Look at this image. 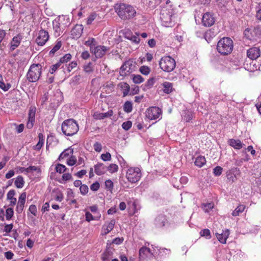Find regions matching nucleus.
I'll list each match as a JSON object with an SVG mask.
<instances>
[{
  "mask_svg": "<svg viewBox=\"0 0 261 261\" xmlns=\"http://www.w3.org/2000/svg\"><path fill=\"white\" fill-rule=\"evenodd\" d=\"M115 9L119 17L123 20L130 19L135 17L137 14L134 7L124 3L116 4Z\"/></svg>",
  "mask_w": 261,
  "mask_h": 261,
  "instance_id": "f257e3e1",
  "label": "nucleus"
},
{
  "mask_svg": "<svg viewBox=\"0 0 261 261\" xmlns=\"http://www.w3.org/2000/svg\"><path fill=\"white\" fill-rule=\"evenodd\" d=\"M162 24L165 27H173L175 23V17L171 8H164L160 14Z\"/></svg>",
  "mask_w": 261,
  "mask_h": 261,
  "instance_id": "f03ea898",
  "label": "nucleus"
},
{
  "mask_svg": "<svg viewBox=\"0 0 261 261\" xmlns=\"http://www.w3.org/2000/svg\"><path fill=\"white\" fill-rule=\"evenodd\" d=\"M233 47L232 40L228 37H224L218 41L217 49L221 55H227L231 53Z\"/></svg>",
  "mask_w": 261,
  "mask_h": 261,
  "instance_id": "7ed1b4c3",
  "label": "nucleus"
},
{
  "mask_svg": "<svg viewBox=\"0 0 261 261\" xmlns=\"http://www.w3.org/2000/svg\"><path fill=\"white\" fill-rule=\"evenodd\" d=\"M79 129L77 123L73 119L65 120L62 124V130L66 136H73L78 132Z\"/></svg>",
  "mask_w": 261,
  "mask_h": 261,
  "instance_id": "20e7f679",
  "label": "nucleus"
},
{
  "mask_svg": "<svg viewBox=\"0 0 261 261\" xmlns=\"http://www.w3.org/2000/svg\"><path fill=\"white\" fill-rule=\"evenodd\" d=\"M42 66L39 64L31 65L27 74V80L30 82L37 81L41 74Z\"/></svg>",
  "mask_w": 261,
  "mask_h": 261,
  "instance_id": "39448f33",
  "label": "nucleus"
},
{
  "mask_svg": "<svg viewBox=\"0 0 261 261\" xmlns=\"http://www.w3.org/2000/svg\"><path fill=\"white\" fill-rule=\"evenodd\" d=\"M159 65L164 71L170 72L175 68L176 62L175 60L170 56H164L161 58Z\"/></svg>",
  "mask_w": 261,
  "mask_h": 261,
  "instance_id": "423d86ee",
  "label": "nucleus"
},
{
  "mask_svg": "<svg viewBox=\"0 0 261 261\" xmlns=\"http://www.w3.org/2000/svg\"><path fill=\"white\" fill-rule=\"evenodd\" d=\"M142 173L138 167H130L126 173V177L128 181L131 183H136L141 178Z\"/></svg>",
  "mask_w": 261,
  "mask_h": 261,
  "instance_id": "0eeeda50",
  "label": "nucleus"
},
{
  "mask_svg": "<svg viewBox=\"0 0 261 261\" xmlns=\"http://www.w3.org/2000/svg\"><path fill=\"white\" fill-rule=\"evenodd\" d=\"M162 113V110L159 108L151 107L147 109L145 115L148 119L155 120L161 117Z\"/></svg>",
  "mask_w": 261,
  "mask_h": 261,
  "instance_id": "6e6552de",
  "label": "nucleus"
},
{
  "mask_svg": "<svg viewBox=\"0 0 261 261\" xmlns=\"http://www.w3.org/2000/svg\"><path fill=\"white\" fill-rule=\"evenodd\" d=\"M49 37L48 32L41 29L39 31L38 36L36 39V42L38 45L43 46L48 40Z\"/></svg>",
  "mask_w": 261,
  "mask_h": 261,
  "instance_id": "1a4fd4ad",
  "label": "nucleus"
},
{
  "mask_svg": "<svg viewBox=\"0 0 261 261\" xmlns=\"http://www.w3.org/2000/svg\"><path fill=\"white\" fill-rule=\"evenodd\" d=\"M62 19H55L53 21V29L54 30V35L59 36L61 33L65 29L67 24L62 23Z\"/></svg>",
  "mask_w": 261,
  "mask_h": 261,
  "instance_id": "9d476101",
  "label": "nucleus"
},
{
  "mask_svg": "<svg viewBox=\"0 0 261 261\" xmlns=\"http://www.w3.org/2000/svg\"><path fill=\"white\" fill-rule=\"evenodd\" d=\"M108 50L109 48L105 46L99 45L94 47V48L93 46H91V51L96 58H101Z\"/></svg>",
  "mask_w": 261,
  "mask_h": 261,
  "instance_id": "9b49d317",
  "label": "nucleus"
},
{
  "mask_svg": "<svg viewBox=\"0 0 261 261\" xmlns=\"http://www.w3.org/2000/svg\"><path fill=\"white\" fill-rule=\"evenodd\" d=\"M215 22V18L213 15L209 12L203 14L202 18V23L205 27H211L214 24Z\"/></svg>",
  "mask_w": 261,
  "mask_h": 261,
  "instance_id": "f8f14e48",
  "label": "nucleus"
},
{
  "mask_svg": "<svg viewBox=\"0 0 261 261\" xmlns=\"http://www.w3.org/2000/svg\"><path fill=\"white\" fill-rule=\"evenodd\" d=\"M36 110V109L35 107H31L30 108L28 114V121L27 124V127L29 129L32 128L34 125V123L35 122Z\"/></svg>",
  "mask_w": 261,
  "mask_h": 261,
  "instance_id": "ddd939ff",
  "label": "nucleus"
},
{
  "mask_svg": "<svg viewBox=\"0 0 261 261\" xmlns=\"http://www.w3.org/2000/svg\"><path fill=\"white\" fill-rule=\"evenodd\" d=\"M22 38L23 37L20 34H18L12 38L9 44L10 49L11 51L19 46Z\"/></svg>",
  "mask_w": 261,
  "mask_h": 261,
  "instance_id": "4468645a",
  "label": "nucleus"
},
{
  "mask_svg": "<svg viewBox=\"0 0 261 261\" xmlns=\"http://www.w3.org/2000/svg\"><path fill=\"white\" fill-rule=\"evenodd\" d=\"M84 29L83 25L82 24H76L71 31V36L74 39L79 38Z\"/></svg>",
  "mask_w": 261,
  "mask_h": 261,
  "instance_id": "2eb2a0df",
  "label": "nucleus"
},
{
  "mask_svg": "<svg viewBox=\"0 0 261 261\" xmlns=\"http://www.w3.org/2000/svg\"><path fill=\"white\" fill-rule=\"evenodd\" d=\"M247 56L251 60H255L260 55V49L256 47L249 49L247 52Z\"/></svg>",
  "mask_w": 261,
  "mask_h": 261,
  "instance_id": "dca6fc26",
  "label": "nucleus"
},
{
  "mask_svg": "<svg viewBox=\"0 0 261 261\" xmlns=\"http://www.w3.org/2000/svg\"><path fill=\"white\" fill-rule=\"evenodd\" d=\"M115 224V220H111L109 222L105 224L102 227L101 234L106 235L109 233L114 228Z\"/></svg>",
  "mask_w": 261,
  "mask_h": 261,
  "instance_id": "f3484780",
  "label": "nucleus"
},
{
  "mask_svg": "<svg viewBox=\"0 0 261 261\" xmlns=\"http://www.w3.org/2000/svg\"><path fill=\"white\" fill-rule=\"evenodd\" d=\"M132 64L129 61L125 62L121 66L120 70L121 76H125L130 72Z\"/></svg>",
  "mask_w": 261,
  "mask_h": 261,
  "instance_id": "a211bd4d",
  "label": "nucleus"
},
{
  "mask_svg": "<svg viewBox=\"0 0 261 261\" xmlns=\"http://www.w3.org/2000/svg\"><path fill=\"white\" fill-rule=\"evenodd\" d=\"M229 235V230L228 229H225L223 230V232L221 233H216V236L217 239L220 241L221 243L225 244L226 243V240L228 238Z\"/></svg>",
  "mask_w": 261,
  "mask_h": 261,
  "instance_id": "6ab92c4d",
  "label": "nucleus"
},
{
  "mask_svg": "<svg viewBox=\"0 0 261 261\" xmlns=\"http://www.w3.org/2000/svg\"><path fill=\"white\" fill-rule=\"evenodd\" d=\"M15 195V191L14 190H11L7 193V199L10 202L9 204L10 206H14L16 204L17 199L14 197Z\"/></svg>",
  "mask_w": 261,
  "mask_h": 261,
  "instance_id": "aec40b11",
  "label": "nucleus"
},
{
  "mask_svg": "<svg viewBox=\"0 0 261 261\" xmlns=\"http://www.w3.org/2000/svg\"><path fill=\"white\" fill-rule=\"evenodd\" d=\"M167 220L163 215H159L156 217L154 220V224L158 227H162L165 226Z\"/></svg>",
  "mask_w": 261,
  "mask_h": 261,
  "instance_id": "412c9836",
  "label": "nucleus"
},
{
  "mask_svg": "<svg viewBox=\"0 0 261 261\" xmlns=\"http://www.w3.org/2000/svg\"><path fill=\"white\" fill-rule=\"evenodd\" d=\"M239 172L237 168H234L230 170L227 174V178L229 182H234L237 179V174Z\"/></svg>",
  "mask_w": 261,
  "mask_h": 261,
  "instance_id": "4be33fe9",
  "label": "nucleus"
},
{
  "mask_svg": "<svg viewBox=\"0 0 261 261\" xmlns=\"http://www.w3.org/2000/svg\"><path fill=\"white\" fill-rule=\"evenodd\" d=\"M95 172L98 175H100L105 173L106 167L102 163H98L94 166Z\"/></svg>",
  "mask_w": 261,
  "mask_h": 261,
  "instance_id": "5701e85b",
  "label": "nucleus"
},
{
  "mask_svg": "<svg viewBox=\"0 0 261 261\" xmlns=\"http://www.w3.org/2000/svg\"><path fill=\"white\" fill-rule=\"evenodd\" d=\"M163 91L166 94L171 93L173 90V84L169 82H165L162 84Z\"/></svg>",
  "mask_w": 261,
  "mask_h": 261,
  "instance_id": "b1692460",
  "label": "nucleus"
},
{
  "mask_svg": "<svg viewBox=\"0 0 261 261\" xmlns=\"http://www.w3.org/2000/svg\"><path fill=\"white\" fill-rule=\"evenodd\" d=\"M119 87H120L121 90L123 93V96L125 97L128 94V93L130 90V87L128 84L126 83H120L119 84Z\"/></svg>",
  "mask_w": 261,
  "mask_h": 261,
  "instance_id": "393cba45",
  "label": "nucleus"
},
{
  "mask_svg": "<svg viewBox=\"0 0 261 261\" xmlns=\"http://www.w3.org/2000/svg\"><path fill=\"white\" fill-rule=\"evenodd\" d=\"M113 114V112L112 110L108 111L106 113H100L98 114H95L94 116L95 118L97 119H103L105 118L112 116Z\"/></svg>",
  "mask_w": 261,
  "mask_h": 261,
  "instance_id": "a878e982",
  "label": "nucleus"
},
{
  "mask_svg": "<svg viewBox=\"0 0 261 261\" xmlns=\"http://www.w3.org/2000/svg\"><path fill=\"white\" fill-rule=\"evenodd\" d=\"M229 144L234 149H240L243 147V144L239 140L230 139L228 141Z\"/></svg>",
  "mask_w": 261,
  "mask_h": 261,
  "instance_id": "bb28decb",
  "label": "nucleus"
},
{
  "mask_svg": "<svg viewBox=\"0 0 261 261\" xmlns=\"http://www.w3.org/2000/svg\"><path fill=\"white\" fill-rule=\"evenodd\" d=\"M113 257V251L111 249H107L103 253L102 261H111Z\"/></svg>",
  "mask_w": 261,
  "mask_h": 261,
  "instance_id": "cd10ccee",
  "label": "nucleus"
},
{
  "mask_svg": "<svg viewBox=\"0 0 261 261\" xmlns=\"http://www.w3.org/2000/svg\"><path fill=\"white\" fill-rule=\"evenodd\" d=\"M24 179L21 175L18 176L14 181L15 186L18 189L22 188L24 186Z\"/></svg>",
  "mask_w": 261,
  "mask_h": 261,
  "instance_id": "c85d7f7f",
  "label": "nucleus"
},
{
  "mask_svg": "<svg viewBox=\"0 0 261 261\" xmlns=\"http://www.w3.org/2000/svg\"><path fill=\"white\" fill-rule=\"evenodd\" d=\"M194 163L196 166L201 167L206 163L205 158L203 156L199 155L196 158Z\"/></svg>",
  "mask_w": 261,
  "mask_h": 261,
  "instance_id": "c756f323",
  "label": "nucleus"
},
{
  "mask_svg": "<svg viewBox=\"0 0 261 261\" xmlns=\"http://www.w3.org/2000/svg\"><path fill=\"white\" fill-rule=\"evenodd\" d=\"M73 152V150L71 148H68L65 149L59 155V160H61V159H63L71 154H72Z\"/></svg>",
  "mask_w": 261,
  "mask_h": 261,
  "instance_id": "7c9ffc66",
  "label": "nucleus"
},
{
  "mask_svg": "<svg viewBox=\"0 0 261 261\" xmlns=\"http://www.w3.org/2000/svg\"><path fill=\"white\" fill-rule=\"evenodd\" d=\"M128 205H129V208L132 209L133 214L137 213L138 211L140 209V206L135 200L128 201Z\"/></svg>",
  "mask_w": 261,
  "mask_h": 261,
  "instance_id": "2f4dec72",
  "label": "nucleus"
},
{
  "mask_svg": "<svg viewBox=\"0 0 261 261\" xmlns=\"http://www.w3.org/2000/svg\"><path fill=\"white\" fill-rule=\"evenodd\" d=\"M148 254H153L150 249L146 247H142L139 250V255L142 257L146 256Z\"/></svg>",
  "mask_w": 261,
  "mask_h": 261,
  "instance_id": "473e14b6",
  "label": "nucleus"
},
{
  "mask_svg": "<svg viewBox=\"0 0 261 261\" xmlns=\"http://www.w3.org/2000/svg\"><path fill=\"white\" fill-rule=\"evenodd\" d=\"M39 141L38 143L34 147V149L39 150L42 147L44 144V136L42 133H39L38 135Z\"/></svg>",
  "mask_w": 261,
  "mask_h": 261,
  "instance_id": "72a5a7b5",
  "label": "nucleus"
},
{
  "mask_svg": "<svg viewBox=\"0 0 261 261\" xmlns=\"http://www.w3.org/2000/svg\"><path fill=\"white\" fill-rule=\"evenodd\" d=\"M246 206L244 205L240 204L236 208V209L232 212L233 216H239L241 213H243L245 210Z\"/></svg>",
  "mask_w": 261,
  "mask_h": 261,
  "instance_id": "f704fd0d",
  "label": "nucleus"
},
{
  "mask_svg": "<svg viewBox=\"0 0 261 261\" xmlns=\"http://www.w3.org/2000/svg\"><path fill=\"white\" fill-rule=\"evenodd\" d=\"M77 65L76 61H72L68 64L65 65V67L64 68V72H70L73 69L75 68Z\"/></svg>",
  "mask_w": 261,
  "mask_h": 261,
  "instance_id": "c9c22d12",
  "label": "nucleus"
},
{
  "mask_svg": "<svg viewBox=\"0 0 261 261\" xmlns=\"http://www.w3.org/2000/svg\"><path fill=\"white\" fill-rule=\"evenodd\" d=\"M83 70L84 72L88 74L92 73L94 70L92 63L89 62L88 63L85 64L83 66Z\"/></svg>",
  "mask_w": 261,
  "mask_h": 261,
  "instance_id": "e433bc0d",
  "label": "nucleus"
},
{
  "mask_svg": "<svg viewBox=\"0 0 261 261\" xmlns=\"http://www.w3.org/2000/svg\"><path fill=\"white\" fill-rule=\"evenodd\" d=\"M216 35V33L213 31L212 30H210L206 32L204 35L205 40L209 42L211 39L214 37Z\"/></svg>",
  "mask_w": 261,
  "mask_h": 261,
  "instance_id": "4c0bfd02",
  "label": "nucleus"
},
{
  "mask_svg": "<svg viewBox=\"0 0 261 261\" xmlns=\"http://www.w3.org/2000/svg\"><path fill=\"white\" fill-rule=\"evenodd\" d=\"M133 105L129 101H126L123 105V110L126 113H129L132 111Z\"/></svg>",
  "mask_w": 261,
  "mask_h": 261,
  "instance_id": "58836bf2",
  "label": "nucleus"
},
{
  "mask_svg": "<svg viewBox=\"0 0 261 261\" xmlns=\"http://www.w3.org/2000/svg\"><path fill=\"white\" fill-rule=\"evenodd\" d=\"M11 87V85L9 83H5L3 81L0 83V89L4 92L8 91Z\"/></svg>",
  "mask_w": 261,
  "mask_h": 261,
  "instance_id": "ea45409f",
  "label": "nucleus"
},
{
  "mask_svg": "<svg viewBox=\"0 0 261 261\" xmlns=\"http://www.w3.org/2000/svg\"><path fill=\"white\" fill-rule=\"evenodd\" d=\"M9 207L6 211V218L7 220H10L12 219L14 215V211L13 207Z\"/></svg>",
  "mask_w": 261,
  "mask_h": 261,
  "instance_id": "a19ab883",
  "label": "nucleus"
},
{
  "mask_svg": "<svg viewBox=\"0 0 261 261\" xmlns=\"http://www.w3.org/2000/svg\"><path fill=\"white\" fill-rule=\"evenodd\" d=\"M139 34L136 33V35H131L130 36H127V38L130 40L132 42L135 44H138L140 42V38L139 37Z\"/></svg>",
  "mask_w": 261,
  "mask_h": 261,
  "instance_id": "79ce46f5",
  "label": "nucleus"
},
{
  "mask_svg": "<svg viewBox=\"0 0 261 261\" xmlns=\"http://www.w3.org/2000/svg\"><path fill=\"white\" fill-rule=\"evenodd\" d=\"M67 170V168L64 165L58 164L56 165V171L59 173H64Z\"/></svg>",
  "mask_w": 261,
  "mask_h": 261,
  "instance_id": "37998d69",
  "label": "nucleus"
},
{
  "mask_svg": "<svg viewBox=\"0 0 261 261\" xmlns=\"http://www.w3.org/2000/svg\"><path fill=\"white\" fill-rule=\"evenodd\" d=\"M108 170L111 173L116 172L118 170V166L115 164H111L107 167Z\"/></svg>",
  "mask_w": 261,
  "mask_h": 261,
  "instance_id": "c03bdc74",
  "label": "nucleus"
},
{
  "mask_svg": "<svg viewBox=\"0 0 261 261\" xmlns=\"http://www.w3.org/2000/svg\"><path fill=\"white\" fill-rule=\"evenodd\" d=\"M182 118L184 121L189 122L192 119V114L189 111H186L183 115Z\"/></svg>",
  "mask_w": 261,
  "mask_h": 261,
  "instance_id": "a18cd8bd",
  "label": "nucleus"
},
{
  "mask_svg": "<svg viewBox=\"0 0 261 261\" xmlns=\"http://www.w3.org/2000/svg\"><path fill=\"white\" fill-rule=\"evenodd\" d=\"M133 81L135 84H140L144 81V79L140 75H133Z\"/></svg>",
  "mask_w": 261,
  "mask_h": 261,
  "instance_id": "49530a36",
  "label": "nucleus"
},
{
  "mask_svg": "<svg viewBox=\"0 0 261 261\" xmlns=\"http://www.w3.org/2000/svg\"><path fill=\"white\" fill-rule=\"evenodd\" d=\"M62 46V43L61 41H58L56 44L54 46L52 49L49 51V54L54 55L57 50H58Z\"/></svg>",
  "mask_w": 261,
  "mask_h": 261,
  "instance_id": "de8ad7c7",
  "label": "nucleus"
},
{
  "mask_svg": "<svg viewBox=\"0 0 261 261\" xmlns=\"http://www.w3.org/2000/svg\"><path fill=\"white\" fill-rule=\"evenodd\" d=\"M77 162L76 158L75 156L71 155L67 160V164L68 166H72L74 165Z\"/></svg>",
  "mask_w": 261,
  "mask_h": 261,
  "instance_id": "09e8293b",
  "label": "nucleus"
},
{
  "mask_svg": "<svg viewBox=\"0 0 261 261\" xmlns=\"http://www.w3.org/2000/svg\"><path fill=\"white\" fill-rule=\"evenodd\" d=\"M200 234L201 236L205 237L206 239H210L211 238L210 231L208 229H204L201 230Z\"/></svg>",
  "mask_w": 261,
  "mask_h": 261,
  "instance_id": "8fccbe9b",
  "label": "nucleus"
},
{
  "mask_svg": "<svg viewBox=\"0 0 261 261\" xmlns=\"http://www.w3.org/2000/svg\"><path fill=\"white\" fill-rule=\"evenodd\" d=\"M139 71L144 75H148L150 71V68L146 66H142L140 67Z\"/></svg>",
  "mask_w": 261,
  "mask_h": 261,
  "instance_id": "3c124183",
  "label": "nucleus"
},
{
  "mask_svg": "<svg viewBox=\"0 0 261 261\" xmlns=\"http://www.w3.org/2000/svg\"><path fill=\"white\" fill-rule=\"evenodd\" d=\"M105 186L106 189L112 192L113 189L114 184L111 180L108 179L105 181Z\"/></svg>",
  "mask_w": 261,
  "mask_h": 261,
  "instance_id": "603ef678",
  "label": "nucleus"
},
{
  "mask_svg": "<svg viewBox=\"0 0 261 261\" xmlns=\"http://www.w3.org/2000/svg\"><path fill=\"white\" fill-rule=\"evenodd\" d=\"M214 203H208L203 204V209L205 212H208L210 210H211L214 207Z\"/></svg>",
  "mask_w": 261,
  "mask_h": 261,
  "instance_id": "864d4df0",
  "label": "nucleus"
},
{
  "mask_svg": "<svg viewBox=\"0 0 261 261\" xmlns=\"http://www.w3.org/2000/svg\"><path fill=\"white\" fill-rule=\"evenodd\" d=\"M71 59V55L70 54H67L62 57L60 60L59 62L60 63H66L69 61Z\"/></svg>",
  "mask_w": 261,
  "mask_h": 261,
  "instance_id": "5fc2aeb1",
  "label": "nucleus"
},
{
  "mask_svg": "<svg viewBox=\"0 0 261 261\" xmlns=\"http://www.w3.org/2000/svg\"><path fill=\"white\" fill-rule=\"evenodd\" d=\"M25 203L18 202L16 206V211L20 214L23 210Z\"/></svg>",
  "mask_w": 261,
  "mask_h": 261,
  "instance_id": "6e6d98bb",
  "label": "nucleus"
},
{
  "mask_svg": "<svg viewBox=\"0 0 261 261\" xmlns=\"http://www.w3.org/2000/svg\"><path fill=\"white\" fill-rule=\"evenodd\" d=\"M132 126V122L130 121L124 122L122 124V127L125 130L129 129Z\"/></svg>",
  "mask_w": 261,
  "mask_h": 261,
  "instance_id": "4d7b16f0",
  "label": "nucleus"
},
{
  "mask_svg": "<svg viewBox=\"0 0 261 261\" xmlns=\"http://www.w3.org/2000/svg\"><path fill=\"white\" fill-rule=\"evenodd\" d=\"M80 192L81 194L85 195L88 192L89 188L86 185H82L80 188Z\"/></svg>",
  "mask_w": 261,
  "mask_h": 261,
  "instance_id": "13d9d810",
  "label": "nucleus"
},
{
  "mask_svg": "<svg viewBox=\"0 0 261 261\" xmlns=\"http://www.w3.org/2000/svg\"><path fill=\"white\" fill-rule=\"evenodd\" d=\"M222 168L220 166H217L213 169V173L215 176H219L222 172Z\"/></svg>",
  "mask_w": 261,
  "mask_h": 261,
  "instance_id": "bf43d9fd",
  "label": "nucleus"
},
{
  "mask_svg": "<svg viewBox=\"0 0 261 261\" xmlns=\"http://www.w3.org/2000/svg\"><path fill=\"white\" fill-rule=\"evenodd\" d=\"M101 159L103 161H110L111 160V155L109 152L103 153L101 155Z\"/></svg>",
  "mask_w": 261,
  "mask_h": 261,
  "instance_id": "052dcab7",
  "label": "nucleus"
},
{
  "mask_svg": "<svg viewBox=\"0 0 261 261\" xmlns=\"http://www.w3.org/2000/svg\"><path fill=\"white\" fill-rule=\"evenodd\" d=\"M29 212L34 216H36L37 214V210L35 205L32 204L30 206L29 208Z\"/></svg>",
  "mask_w": 261,
  "mask_h": 261,
  "instance_id": "680f3d73",
  "label": "nucleus"
},
{
  "mask_svg": "<svg viewBox=\"0 0 261 261\" xmlns=\"http://www.w3.org/2000/svg\"><path fill=\"white\" fill-rule=\"evenodd\" d=\"M60 62H58L53 65L51 67V68L49 70V72L51 74H53L61 66Z\"/></svg>",
  "mask_w": 261,
  "mask_h": 261,
  "instance_id": "e2e57ef3",
  "label": "nucleus"
},
{
  "mask_svg": "<svg viewBox=\"0 0 261 261\" xmlns=\"http://www.w3.org/2000/svg\"><path fill=\"white\" fill-rule=\"evenodd\" d=\"M94 149L96 152H100L102 149V145L99 142H95L93 145Z\"/></svg>",
  "mask_w": 261,
  "mask_h": 261,
  "instance_id": "0e129e2a",
  "label": "nucleus"
},
{
  "mask_svg": "<svg viewBox=\"0 0 261 261\" xmlns=\"http://www.w3.org/2000/svg\"><path fill=\"white\" fill-rule=\"evenodd\" d=\"M100 187L98 182L96 181L90 186V189L93 191H97Z\"/></svg>",
  "mask_w": 261,
  "mask_h": 261,
  "instance_id": "69168bd1",
  "label": "nucleus"
},
{
  "mask_svg": "<svg viewBox=\"0 0 261 261\" xmlns=\"http://www.w3.org/2000/svg\"><path fill=\"white\" fill-rule=\"evenodd\" d=\"M95 18L96 14L95 13L91 14L87 18V24H90L92 23V22L95 19Z\"/></svg>",
  "mask_w": 261,
  "mask_h": 261,
  "instance_id": "338daca9",
  "label": "nucleus"
},
{
  "mask_svg": "<svg viewBox=\"0 0 261 261\" xmlns=\"http://www.w3.org/2000/svg\"><path fill=\"white\" fill-rule=\"evenodd\" d=\"M86 220L88 222H90L91 220H94V217L89 212H87L85 214Z\"/></svg>",
  "mask_w": 261,
  "mask_h": 261,
  "instance_id": "774afa93",
  "label": "nucleus"
}]
</instances>
